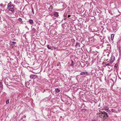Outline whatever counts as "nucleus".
Segmentation results:
<instances>
[{"label": "nucleus", "instance_id": "nucleus-1", "mask_svg": "<svg viewBox=\"0 0 121 121\" xmlns=\"http://www.w3.org/2000/svg\"><path fill=\"white\" fill-rule=\"evenodd\" d=\"M14 7L12 4H8L7 9L9 10V11L12 12L14 11Z\"/></svg>", "mask_w": 121, "mask_h": 121}, {"label": "nucleus", "instance_id": "nucleus-2", "mask_svg": "<svg viewBox=\"0 0 121 121\" xmlns=\"http://www.w3.org/2000/svg\"><path fill=\"white\" fill-rule=\"evenodd\" d=\"M30 78L33 79H35L38 77V76L37 75L35 74L31 75L30 76Z\"/></svg>", "mask_w": 121, "mask_h": 121}, {"label": "nucleus", "instance_id": "nucleus-3", "mask_svg": "<svg viewBox=\"0 0 121 121\" xmlns=\"http://www.w3.org/2000/svg\"><path fill=\"white\" fill-rule=\"evenodd\" d=\"M115 60V57L113 56H112L111 58V59L109 61L110 63H112Z\"/></svg>", "mask_w": 121, "mask_h": 121}, {"label": "nucleus", "instance_id": "nucleus-4", "mask_svg": "<svg viewBox=\"0 0 121 121\" xmlns=\"http://www.w3.org/2000/svg\"><path fill=\"white\" fill-rule=\"evenodd\" d=\"M28 22L30 23L31 25H33V21L32 19H30L29 20Z\"/></svg>", "mask_w": 121, "mask_h": 121}, {"label": "nucleus", "instance_id": "nucleus-5", "mask_svg": "<svg viewBox=\"0 0 121 121\" xmlns=\"http://www.w3.org/2000/svg\"><path fill=\"white\" fill-rule=\"evenodd\" d=\"M76 47L77 48H79L80 47V44L79 43L77 42L75 45Z\"/></svg>", "mask_w": 121, "mask_h": 121}, {"label": "nucleus", "instance_id": "nucleus-6", "mask_svg": "<svg viewBox=\"0 0 121 121\" xmlns=\"http://www.w3.org/2000/svg\"><path fill=\"white\" fill-rule=\"evenodd\" d=\"M100 113H98V115L101 118H102V117H103V116H102V112H100Z\"/></svg>", "mask_w": 121, "mask_h": 121}, {"label": "nucleus", "instance_id": "nucleus-7", "mask_svg": "<svg viewBox=\"0 0 121 121\" xmlns=\"http://www.w3.org/2000/svg\"><path fill=\"white\" fill-rule=\"evenodd\" d=\"M53 15L54 16L56 17H57L58 16V14L57 12H55L53 13Z\"/></svg>", "mask_w": 121, "mask_h": 121}, {"label": "nucleus", "instance_id": "nucleus-8", "mask_svg": "<svg viewBox=\"0 0 121 121\" xmlns=\"http://www.w3.org/2000/svg\"><path fill=\"white\" fill-rule=\"evenodd\" d=\"M87 73L86 72H82L80 73V74L85 75Z\"/></svg>", "mask_w": 121, "mask_h": 121}, {"label": "nucleus", "instance_id": "nucleus-9", "mask_svg": "<svg viewBox=\"0 0 121 121\" xmlns=\"http://www.w3.org/2000/svg\"><path fill=\"white\" fill-rule=\"evenodd\" d=\"M55 91L56 93H58L60 91V90L58 88H56L55 89Z\"/></svg>", "mask_w": 121, "mask_h": 121}, {"label": "nucleus", "instance_id": "nucleus-10", "mask_svg": "<svg viewBox=\"0 0 121 121\" xmlns=\"http://www.w3.org/2000/svg\"><path fill=\"white\" fill-rule=\"evenodd\" d=\"M16 43L15 42H11L10 43V45L11 46H13L14 45V44H15Z\"/></svg>", "mask_w": 121, "mask_h": 121}, {"label": "nucleus", "instance_id": "nucleus-11", "mask_svg": "<svg viewBox=\"0 0 121 121\" xmlns=\"http://www.w3.org/2000/svg\"><path fill=\"white\" fill-rule=\"evenodd\" d=\"M114 36V34H112L111 35V38L112 40H113V37Z\"/></svg>", "mask_w": 121, "mask_h": 121}, {"label": "nucleus", "instance_id": "nucleus-12", "mask_svg": "<svg viewBox=\"0 0 121 121\" xmlns=\"http://www.w3.org/2000/svg\"><path fill=\"white\" fill-rule=\"evenodd\" d=\"M102 112V114H104V115H107V114H108L107 113V112H105V111H103V112Z\"/></svg>", "mask_w": 121, "mask_h": 121}, {"label": "nucleus", "instance_id": "nucleus-13", "mask_svg": "<svg viewBox=\"0 0 121 121\" xmlns=\"http://www.w3.org/2000/svg\"><path fill=\"white\" fill-rule=\"evenodd\" d=\"M0 6L1 7H4L6 5H3L2 3H1L0 4Z\"/></svg>", "mask_w": 121, "mask_h": 121}, {"label": "nucleus", "instance_id": "nucleus-14", "mask_svg": "<svg viewBox=\"0 0 121 121\" xmlns=\"http://www.w3.org/2000/svg\"><path fill=\"white\" fill-rule=\"evenodd\" d=\"M18 20L20 21V22H21V23H23V22H22V19L21 18H19V19H18Z\"/></svg>", "mask_w": 121, "mask_h": 121}, {"label": "nucleus", "instance_id": "nucleus-15", "mask_svg": "<svg viewBox=\"0 0 121 121\" xmlns=\"http://www.w3.org/2000/svg\"><path fill=\"white\" fill-rule=\"evenodd\" d=\"M47 48L49 49H51V47L49 45H48L47 46Z\"/></svg>", "mask_w": 121, "mask_h": 121}, {"label": "nucleus", "instance_id": "nucleus-16", "mask_svg": "<svg viewBox=\"0 0 121 121\" xmlns=\"http://www.w3.org/2000/svg\"><path fill=\"white\" fill-rule=\"evenodd\" d=\"M0 87H3V86L2 84V83L1 82H0Z\"/></svg>", "mask_w": 121, "mask_h": 121}, {"label": "nucleus", "instance_id": "nucleus-17", "mask_svg": "<svg viewBox=\"0 0 121 121\" xmlns=\"http://www.w3.org/2000/svg\"><path fill=\"white\" fill-rule=\"evenodd\" d=\"M74 65V62L73 61H72L71 64L70 65L71 66H73Z\"/></svg>", "mask_w": 121, "mask_h": 121}, {"label": "nucleus", "instance_id": "nucleus-18", "mask_svg": "<svg viewBox=\"0 0 121 121\" xmlns=\"http://www.w3.org/2000/svg\"><path fill=\"white\" fill-rule=\"evenodd\" d=\"M9 99H8L6 101V103L7 104H8L9 103Z\"/></svg>", "mask_w": 121, "mask_h": 121}, {"label": "nucleus", "instance_id": "nucleus-19", "mask_svg": "<svg viewBox=\"0 0 121 121\" xmlns=\"http://www.w3.org/2000/svg\"><path fill=\"white\" fill-rule=\"evenodd\" d=\"M108 107H106L105 108V109L106 110H107V111H106L108 112V111H108Z\"/></svg>", "mask_w": 121, "mask_h": 121}, {"label": "nucleus", "instance_id": "nucleus-20", "mask_svg": "<svg viewBox=\"0 0 121 121\" xmlns=\"http://www.w3.org/2000/svg\"><path fill=\"white\" fill-rule=\"evenodd\" d=\"M31 10H32V13H33V14H34V9L32 8H31Z\"/></svg>", "mask_w": 121, "mask_h": 121}, {"label": "nucleus", "instance_id": "nucleus-21", "mask_svg": "<svg viewBox=\"0 0 121 121\" xmlns=\"http://www.w3.org/2000/svg\"><path fill=\"white\" fill-rule=\"evenodd\" d=\"M32 30L35 32V31L36 30L35 28H33L32 29Z\"/></svg>", "mask_w": 121, "mask_h": 121}, {"label": "nucleus", "instance_id": "nucleus-22", "mask_svg": "<svg viewBox=\"0 0 121 121\" xmlns=\"http://www.w3.org/2000/svg\"><path fill=\"white\" fill-rule=\"evenodd\" d=\"M105 65L106 66H109L110 64H107Z\"/></svg>", "mask_w": 121, "mask_h": 121}, {"label": "nucleus", "instance_id": "nucleus-23", "mask_svg": "<svg viewBox=\"0 0 121 121\" xmlns=\"http://www.w3.org/2000/svg\"><path fill=\"white\" fill-rule=\"evenodd\" d=\"M26 85H27V84L28 85H29V82H26Z\"/></svg>", "mask_w": 121, "mask_h": 121}, {"label": "nucleus", "instance_id": "nucleus-24", "mask_svg": "<svg viewBox=\"0 0 121 121\" xmlns=\"http://www.w3.org/2000/svg\"><path fill=\"white\" fill-rule=\"evenodd\" d=\"M115 67H117V64H115Z\"/></svg>", "mask_w": 121, "mask_h": 121}, {"label": "nucleus", "instance_id": "nucleus-25", "mask_svg": "<svg viewBox=\"0 0 121 121\" xmlns=\"http://www.w3.org/2000/svg\"><path fill=\"white\" fill-rule=\"evenodd\" d=\"M71 16V15H69L68 16V17H70Z\"/></svg>", "mask_w": 121, "mask_h": 121}, {"label": "nucleus", "instance_id": "nucleus-26", "mask_svg": "<svg viewBox=\"0 0 121 121\" xmlns=\"http://www.w3.org/2000/svg\"><path fill=\"white\" fill-rule=\"evenodd\" d=\"M59 64H57V65H56L57 66H59Z\"/></svg>", "mask_w": 121, "mask_h": 121}, {"label": "nucleus", "instance_id": "nucleus-27", "mask_svg": "<svg viewBox=\"0 0 121 121\" xmlns=\"http://www.w3.org/2000/svg\"><path fill=\"white\" fill-rule=\"evenodd\" d=\"M107 115V117H108V114H107V115Z\"/></svg>", "mask_w": 121, "mask_h": 121}, {"label": "nucleus", "instance_id": "nucleus-28", "mask_svg": "<svg viewBox=\"0 0 121 121\" xmlns=\"http://www.w3.org/2000/svg\"><path fill=\"white\" fill-rule=\"evenodd\" d=\"M92 121H96L95 120H92Z\"/></svg>", "mask_w": 121, "mask_h": 121}, {"label": "nucleus", "instance_id": "nucleus-29", "mask_svg": "<svg viewBox=\"0 0 121 121\" xmlns=\"http://www.w3.org/2000/svg\"><path fill=\"white\" fill-rule=\"evenodd\" d=\"M93 38V37L92 38Z\"/></svg>", "mask_w": 121, "mask_h": 121}]
</instances>
